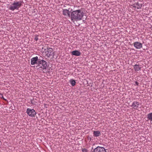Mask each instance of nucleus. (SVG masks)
I'll return each instance as SVG.
<instances>
[{
	"label": "nucleus",
	"mask_w": 152,
	"mask_h": 152,
	"mask_svg": "<svg viewBox=\"0 0 152 152\" xmlns=\"http://www.w3.org/2000/svg\"><path fill=\"white\" fill-rule=\"evenodd\" d=\"M45 55L47 56L48 57H50L51 56H52L53 58L54 52L53 51V50L52 48H48L47 49H45Z\"/></svg>",
	"instance_id": "nucleus-3"
},
{
	"label": "nucleus",
	"mask_w": 152,
	"mask_h": 152,
	"mask_svg": "<svg viewBox=\"0 0 152 152\" xmlns=\"http://www.w3.org/2000/svg\"><path fill=\"white\" fill-rule=\"evenodd\" d=\"M136 85H137L138 84V82H136Z\"/></svg>",
	"instance_id": "nucleus-20"
},
{
	"label": "nucleus",
	"mask_w": 152,
	"mask_h": 152,
	"mask_svg": "<svg viewBox=\"0 0 152 152\" xmlns=\"http://www.w3.org/2000/svg\"><path fill=\"white\" fill-rule=\"evenodd\" d=\"M82 152H88V151L86 148L82 149Z\"/></svg>",
	"instance_id": "nucleus-18"
},
{
	"label": "nucleus",
	"mask_w": 152,
	"mask_h": 152,
	"mask_svg": "<svg viewBox=\"0 0 152 152\" xmlns=\"http://www.w3.org/2000/svg\"><path fill=\"white\" fill-rule=\"evenodd\" d=\"M1 98H2L3 99H4V100H6L3 97V96H2V97H1Z\"/></svg>",
	"instance_id": "nucleus-19"
},
{
	"label": "nucleus",
	"mask_w": 152,
	"mask_h": 152,
	"mask_svg": "<svg viewBox=\"0 0 152 152\" xmlns=\"http://www.w3.org/2000/svg\"><path fill=\"white\" fill-rule=\"evenodd\" d=\"M71 53L72 55L76 56H79L81 55V53L79 51L77 50L72 51Z\"/></svg>",
	"instance_id": "nucleus-12"
},
{
	"label": "nucleus",
	"mask_w": 152,
	"mask_h": 152,
	"mask_svg": "<svg viewBox=\"0 0 152 152\" xmlns=\"http://www.w3.org/2000/svg\"><path fill=\"white\" fill-rule=\"evenodd\" d=\"M142 5V4L140 2H138L133 4L132 6L135 10H137L141 9Z\"/></svg>",
	"instance_id": "nucleus-5"
},
{
	"label": "nucleus",
	"mask_w": 152,
	"mask_h": 152,
	"mask_svg": "<svg viewBox=\"0 0 152 152\" xmlns=\"http://www.w3.org/2000/svg\"><path fill=\"white\" fill-rule=\"evenodd\" d=\"M136 72H138L140 71L141 69V65L138 64H135L133 66Z\"/></svg>",
	"instance_id": "nucleus-11"
},
{
	"label": "nucleus",
	"mask_w": 152,
	"mask_h": 152,
	"mask_svg": "<svg viewBox=\"0 0 152 152\" xmlns=\"http://www.w3.org/2000/svg\"><path fill=\"white\" fill-rule=\"evenodd\" d=\"M147 118L151 121H152V113H150L147 114Z\"/></svg>",
	"instance_id": "nucleus-15"
},
{
	"label": "nucleus",
	"mask_w": 152,
	"mask_h": 152,
	"mask_svg": "<svg viewBox=\"0 0 152 152\" xmlns=\"http://www.w3.org/2000/svg\"><path fill=\"white\" fill-rule=\"evenodd\" d=\"M101 135V132L99 131H93V136L94 137H98Z\"/></svg>",
	"instance_id": "nucleus-13"
},
{
	"label": "nucleus",
	"mask_w": 152,
	"mask_h": 152,
	"mask_svg": "<svg viewBox=\"0 0 152 152\" xmlns=\"http://www.w3.org/2000/svg\"><path fill=\"white\" fill-rule=\"evenodd\" d=\"M39 36L37 35H36L35 36L34 39L36 41H37L38 39L39 38H38Z\"/></svg>",
	"instance_id": "nucleus-17"
},
{
	"label": "nucleus",
	"mask_w": 152,
	"mask_h": 152,
	"mask_svg": "<svg viewBox=\"0 0 152 152\" xmlns=\"http://www.w3.org/2000/svg\"><path fill=\"white\" fill-rule=\"evenodd\" d=\"M39 61L38 59V57L37 56H36L32 58L31 59V64L32 65H34L37 63V61Z\"/></svg>",
	"instance_id": "nucleus-10"
},
{
	"label": "nucleus",
	"mask_w": 152,
	"mask_h": 152,
	"mask_svg": "<svg viewBox=\"0 0 152 152\" xmlns=\"http://www.w3.org/2000/svg\"><path fill=\"white\" fill-rule=\"evenodd\" d=\"M63 14L65 16H70V13L69 10L67 9L63 10Z\"/></svg>",
	"instance_id": "nucleus-14"
},
{
	"label": "nucleus",
	"mask_w": 152,
	"mask_h": 152,
	"mask_svg": "<svg viewBox=\"0 0 152 152\" xmlns=\"http://www.w3.org/2000/svg\"><path fill=\"white\" fill-rule=\"evenodd\" d=\"M140 105V102L135 101L133 102L132 105L130 106L135 110H137L139 106Z\"/></svg>",
	"instance_id": "nucleus-8"
},
{
	"label": "nucleus",
	"mask_w": 152,
	"mask_h": 152,
	"mask_svg": "<svg viewBox=\"0 0 152 152\" xmlns=\"http://www.w3.org/2000/svg\"><path fill=\"white\" fill-rule=\"evenodd\" d=\"M26 112L29 116L32 117H35L37 113L34 109H31L30 108L27 109Z\"/></svg>",
	"instance_id": "nucleus-4"
},
{
	"label": "nucleus",
	"mask_w": 152,
	"mask_h": 152,
	"mask_svg": "<svg viewBox=\"0 0 152 152\" xmlns=\"http://www.w3.org/2000/svg\"><path fill=\"white\" fill-rule=\"evenodd\" d=\"M84 14L80 10H77L72 11L71 13V20L74 21V20L76 21L82 20L83 16Z\"/></svg>",
	"instance_id": "nucleus-1"
},
{
	"label": "nucleus",
	"mask_w": 152,
	"mask_h": 152,
	"mask_svg": "<svg viewBox=\"0 0 152 152\" xmlns=\"http://www.w3.org/2000/svg\"><path fill=\"white\" fill-rule=\"evenodd\" d=\"M39 61L38 62L40 64H41L42 65V66H41L43 69H46L47 67V62L43 60H40L39 59Z\"/></svg>",
	"instance_id": "nucleus-7"
},
{
	"label": "nucleus",
	"mask_w": 152,
	"mask_h": 152,
	"mask_svg": "<svg viewBox=\"0 0 152 152\" xmlns=\"http://www.w3.org/2000/svg\"><path fill=\"white\" fill-rule=\"evenodd\" d=\"M71 84L72 86H75L76 84V82L75 80L73 79H71L70 80Z\"/></svg>",
	"instance_id": "nucleus-16"
},
{
	"label": "nucleus",
	"mask_w": 152,
	"mask_h": 152,
	"mask_svg": "<svg viewBox=\"0 0 152 152\" xmlns=\"http://www.w3.org/2000/svg\"><path fill=\"white\" fill-rule=\"evenodd\" d=\"M94 152H107V151L104 147L98 146L94 149Z\"/></svg>",
	"instance_id": "nucleus-6"
},
{
	"label": "nucleus",
	"mask_w": 152,
	"mask_h": 152,
	"mask_svg": "<svg viewBox=\"0 0 152 152\" xmlns=\"http://www.w3.org/2000/svg\"><path fill=\"white\" fill-rule=\"evenodd\" d=\"M134 47L137 49H139L142 48V44L140 42H136L133 43Z\"/></svg>",
	"instance_id": "nucleus-9"
},
{
	"label": "nucleus",
	"mask_w": 152,
	"mask_h": 152,
	"mask_svg": "<svg viewBox=\"0 0 152 152\" xmlns=\"http://www.w3.org/2000/svg\"><path fill=\"white\" fill-rule=\"evenodd\" d=\"M22 4L23 1H14L9 7V10L12 11L18 10Z\"/></svg>",
	"instance_id": "nucleus-2"
}]
</instances>
